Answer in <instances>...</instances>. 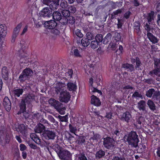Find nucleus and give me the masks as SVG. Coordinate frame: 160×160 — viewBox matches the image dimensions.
<instances>
[{
    "label": "nucleus",
    "mask_w": 160,
    "mask_h": 160,
    "mask_svg": "<svg viewBox=\"0 0 160 160\" xmlns=\"http://www.w3.org/2000/svg\"><path fill=\"white\" fill-rule=\"evenodd\" d=\"M51 148L56 152L59 158L62 160H72V154L70 151L63 149L58 144H52Z\"/></svg>",
    "instance_id": "f257e3e1"
},
{
    "label": "nucleus",
    "mask_w": 160,
    "mask_h": 160,
    "mask_svg": "<svg viewBox=\"0 0 160 160\" xmlns=\"http://www.w3.org/2000/svg\"><path fill=\"white\" fill-rule=\"evenodd\" d=\"M123 138L125 142H128V145L132 147H137L139 142L138 135L136 131H131L125 135Z\"/></svg>",
    "instance_id": "f03ea898"
},
{
    "label": "nucleus",
    "mask_w": 160,
    "mask_h": 160,
    "mask_svg": "<svg viewBox=\"0 0 160 160\" xmlns=\"http://www.w3.org/2000/svg\"><path fill=\"white\" fill-rule=\"evenodd\" d=\"M45 127L41 123L38 124L36 126L35 131L36 132L41 133L44 130L43 133L42 135V139L44 141L45 146L46 147L47 150L49 152L48 145L49 144V140L50 139V132L48 130H45Z\"/></svg>",
    "instance_id": "7ed1b4c3"
},
{
    "label": "nucleus",
    "mask_w": 160,
    "mask_h": 160,
    "mask_svg": "<svg viewBox=\"0 0 160 160\" xmlns=\"http://www.w3.org/2000/svg\"><path fill=\"white\" fill-rule=\"evenodd\" d=\"M131 62L132 64H129L128 63H126L122 65L123 68H126L128 71L132 72L134 71V66L133 64L136 63L135 67L136 68H139L142 65L141 61L139 57H136L134 58L133 57L130 58Z\"/></svg>",
    "instance_id": "20e7f679"
},
{
    "label": "nucleus",
    "mask_w": 160,
    "mask_h": 160,
    "mask_svg": "<svg viewBox=\"0 0 160 160\" xmlns=\"http://www.w3.org/2000/svg\"><path fill=\"white\" fill-rule=\"evenodd\" d=\"M56 92L58 94L60 93L59 99L61 102L65 103H68L71 98V95L69 92L64 89L63 87H59L55 88Z\"/></svg>",
    "instance_id": "39448f33"
},
{
    "label": "nucleus",
    "mask_w": 160,
    "mask_h": 160,
    "mask_svg": "<svg viewBox=\"0 0 160 160\" xmlns=\"http://www.w3.org/2000/svg\"><path fill=\"white\" fill-rule=\"evenodd\" d=\"M35 97L33 94H30L28 95H27L25 97V98L24 100H22V104L20 105V113H22L26 118L29 117V113L26 112L25 110V103L26 102H29L32 100L35 99Z\"/></svg>",
    "instance_id": "423d86ee"
},
{
    "label": "nucleus",
    "mask_w": 160,
    "mask_h": 160,
    "mask_svg": "<svg viewBox=\"0 0 160 160\" xmlns=\"http://www.w3.org/2000/svg\"><path fill=\"white\" fill-rule=\"evenodd\" d=\"M149 24L148 22H146L144 25V33H145L146 32H147L146 35L147 38L152 44L157 43L159 42V39L152 33L150 32L151 31L152 28Z\"/></svg>",
    "instance_id": "0eeeda50"
},
{
    "label": "nucleus",
    "mask_w": 160,
    "mask_h": 160,
    "mask_svg": "<svg viewBox=\"0 0 160 160\" xmlns=\"http://www.w3.org/2000/svg\"><path fill=\"white\" fill-rule=\"evenodd\" d=\"M51 105L54 107L60 114H64L65 113L66 107L59 101L51 98Z\"/></svg>",
    "instance_id": "6e6552de"
},
{
    "label": "nucleus",
    "mask_w": 160,
    "mask_h": 160,
    "mask_svg": "<svg viewBox=\"0 0 160 160\" xmlns=\"http://www.w3.org/2000/svg\"><path fill=\"white\" fill-rule=\"evenodd\" d=\"M115 140L114 138L109 136L103 138V145L107 149H113L114 148Z\"/></svg>",
    "instance_id": "1a4fd4ad"
},
{
    "label": "nucleus",
    "mask_w": 160,
    "mask_h": 160,
    "mask_svg": "<svg viewBox=\"0 0 160 160\" xmlns=\"http://www.w3.org/2000/svg\"><path fill=\"white\" fill-rule=\"evenodd\" d=\"M33 71L29 68L25 69L19 76V80L21 82L28 80L32 76Z\"/></svg>",
    "instance_id": "9d476101"
},
{
    "label": "nucleus",
    "mask_w": 160,
    "mask_h": 160,
    "mask_svg": "<svg viewBox=\"0 0 160 160\" xmlns=\"http://www.w3.org/2000/svg\"><path fill=\"white\" fill-rule=\"evenodd\" d=\"M7 29L6 26L3 24L0 25V47L5 45L4 44V38L6 35Z\"/></svg>",
    "instance_id": "9b49d317"
},
{
    "label": "nucleus",
    "mask_w": 160,
    "mask_h": 160,
    "mask_svg": "<svg viewBox=\"0 0 160 160\" xmlns=\"http://www.w3.org/2000/svg\"><path fill=\"white\" fill-rule=\"evenodd\" d=\"M91 103L97 107H98L101 105V102L99 98L94 95H92L91 97Z\"/></svg>",
    "instance_id": "f8f14e48"
},
{
    "label": "nucleus",
    "mask_w": 160,
    "mask_h": 160,
    "mask_svg": "<svg viewBox=\"0 0 160 160\" xmlns=\"http://www.w3.org/2000/svg\"><path fill=\"white\" fill-rule=\"evenodd\" d=\"M131 118V115L130 113L128 112H126L123 113L121 120L128 123L129 122Z\"/></svg>",
    "instance_id": "ddd939ff"
},
{
    "label": "nucleus",
    "mask_w": 160,
    "mask_h": 160,
    "mask_svg": "<svg viewBox=\"0 0 160 160\" xmlns=\"http://www.w3.org/2000/svg\"><path fill=\"white\" fill-rule=\"evenodd\" d=\"M3 104L6 110L9 111L11 109V102L8 97H5L4 98Z\"/></svg>",
    "instance_id": "4468645a"
},
{
    "label": "nucleus",
    "mask_w": 160,
    "mask_h": 160,
    "mask_svg": "<svg viewBox=\"0 0 160 160\" xmlns=\"http://www.w3.org/2000/svg\"><path fill=\"white\" fill-rule=\"evenodd\" d=\"M89 26H87L86 27L84 28V30L85 32H87L86 37L88 38L89 40V41L90 42V41L93 40L94 38V34L92 32H88L89 31Z\"/></svg>",
    "instance_id": "2eb2a0df"
},
{
    "label": "nucleus",
    "mask_w": 160,
    "mask_h": 160,
    "mask_svg": "<svg viewBox=\"0 0 160 160\" xmlns=\"http://www.w3.org/2000/svg\"><path fill=\"white\" fill-rule=\"evenodd\" d=\"M67 86L68 90L70 92L75 91L77 89L76 82H74V83L68 82L67 84Z\"/></svg>",
    "instance_id": "dca6fc26"
},
{
    "label": "nucleus",
    "mask_w": 160,
    "mask_h": 160,
    "mask_svg": "<svg viewBox=\"0 0 160 160\" xmlns=\"http://www.w3.org/2000/svg\"><path fill=\"white\" fill-rule=\"evenodd\" d=\"M154 12L153 11H151L150 12L148 13L146 17V20L148 21V22L149 24H151L154 20Z\"/></svg>",
    "instance_id": "f3484780"
},
{
    "label": "nucleus",
    "mask_w": 160,
    "mask_h": 160,
    "mask_svg": "<svg viewBox=\"0 0 160 160\" xmlns=\"http://www.w3.org/2000/svg\"><path fill=\"white\" fill-rule=\"evenodd\" d=\"M59 0H52L51 1V12L54 11V9H57L59 6Z\"/></svg>",
    "instance_id": "a211bd4d"
},
{
    "label": "nucleus",
    "mask_w": 160,
    "mask_h": 160,
    "mask_svg": "<svg viewBox=\"0 0 160 160\" xmlns=\"http://www.w3.org/2000/svg\"><path fill=\"white\" fill-rule=\"evenodd\" d=\"M70 55H73L76 57H82V56L80 54V52L79 50L77 49H75V48H72L70 52Z\"/></svg>",
    "instance_id": "6ab92c4d"
},
{
    "label": "nucleus",
    "mask_w": 160,
    "mask_h": 160,
    "mask_svg": "<svg viewBox=\"0 0 160 160\" xmlns=\"http://www.w3.org/2000/svg\"><path fill=\"white\" fill-rule=\"evenodd\" d=\"M20 61L21 62L24 63L25 62V61H24L25 60L26 58L27 54V51L26 50H23L22 49H21L20 51Z\"/></svg>",
    "instance_id": "aec40b11"
},
{
    "label": "nucleus",
    "mask_w": 160,
    "mask_h": 160,
    "mask_svg": "<svg viewBox=\"0 0 160 160\" xmlns=\"http://www.w3.org/2000/svg\"><path fill=\"white\" fill-rule=\"evenodd\" d=\"M149 74L153 77L155 76L160 77V70L158 68H154L153 70L149 72Z\"/></svg>",
    "instance_id": "412c9836"
},
{
    "label": "nucleus",
    "mask_w": 160,
    "mask_h": 160,
    "mask_svg": "<svg viewBox=\"0 0 160 160\" xmlns=\"http://www.w3.org/2000/svg\"><path fill=\"white\" fill-rule=\"evenodd\" d=\"M50 13L49 8L48 7L44 8L40 12L41 16L44 17H49Z\"/></svg>",
    "instance_id": "4be33fe9"
},
{
    "label": "nucleus",
    "mask_w": 160,
    "mask_h": 160,
    "mask_svg": "<svg viewBox=\"0 0 160 160\" xmlns=\"http://www.w3.org/2000/svg\"><path fill=\"white\" fill-rule=\"evenodd\" d=\"M146 103L145 101L141 100L138 103V107L139 110L147 112L145 107Z\"/></svg>",
    "instance_id": "5701e85b"
},
{
    "label": "nucleus",
    "mask_w": 160,
    "mask_h": 160,
    "mask_svg": "<svg viewBox=\"0 0 160 160\" xmlns=\"http://www.w3.org/2000/svg\"><path fill=\"white\" fill-rule=\"evenodd\" d=\"M13 128L17 132L22 133L24 131L25 128V127L23 124H15Z\"/></svg>",
    "instance_id": "b1692460"
},
{
    "label": "nucleus",
    "mask_w": 160,
    "mask_h": 160,
    "mask_svg": "<svg viewBox=\"0 0 160 160\" xmlns=\"http://www.w3.org/2000/svg\"><path fill=\"white\" fill-rule=\"evenodd\" d=\"M62 14L59 11H54L52 13V19L58 22H59Z\"/></svg>",
    "instance_id": "393cba45"
},
{
    "label": "nucleus",
    "mask_w": 160,
    "mask_h": 160,
    "mask_svg": "<svg viewBox=\"0 0 160 160\" xmlns=\"http://www.w3.org/2000/svg\"><path fill=\"white\" fill-rule=\"evenodd\" d=\"M147 104L151 110L154 111L156 110V105L152 100L151 99L148 100Z\"/></svg>",
    "instance_id": "a878e982"
},
{
    "label": "nucleus",
    "mask_w": 160,
    "mask_h": 160,
    "mask_svg": "<svg viewBox=\"0 0 160 160\" xmlns=\"http://www.w3.org/2000/svg\"><path fill=\"white\" fill-rule=\"evenodd\" d=\"M8 70L5 67H3L2 69V75L3 78L5 80L8 79Z\"/></svg>",
    "instance_id": "bb28decb"
},
{
    "label": "nucleus",
    "mask_w": 160,
    "mask_h": 160,
    "mask_svg": "<svg viewBox=\"0 0 160 160\" xmlns=\"http://www.w3.org/2000/svg\"><path fill=\"white\" fill-rule=\"evenodd\" d=\"M58 122L55 121L52 116H51V128L55 129L58 127Z\"/></svg>",
    "instance_id": "cd10ccee"
},
{
    "label": "nucleus",
    "mask_w": 160,
    "mask_h": 160,
    "mask_svg": "<svg viewBox=\"0 0 160 160\" xmlns=\"http://www.w3.org/2000/svg\"><path fill=\"white\" fill-rule=\"evenodd\" d=\"M152 99L154 101H159L160 100V91H156L155 90V92L153 95Z\"/></svg>",
    "instance_id": "c85d7f7f"
},
{
    "label": "nucleus",
    "mask_w": 160,
    "mask_h": 160,
    "mask_svg": "<svg viewBox=\"0 0 160 160\" xmlns=\"http://www.w3.org/2000/svg\"><path fill=\"white\" fill-rule=\"evenodd\" d=\"M134 31L138 34L140 32V23L139 22H134Z\"/></svg>",
    "instance_id": "c756f323"
},
{
    "label": "nucleus",
    "mask_w": 160,
    "mask_h": 160,
    "mask_svg": "<svg viewBox=\"0 0 160 160\" xmlns=\"http://www.w3.org/2000/svg\"><path fill=\"white\" fill-rule=\"evenodd\" d=\"M30 136L31 139L34 141L36 143L39 144L41 143V140L34 133L30 134Z\"/></svg>",
    "instance_id": "7c9ffc66"
},
{
    "label": "nucleus",
    "mask_w": 160,
    "mask_h": 160,
    "mask_svg": "<svg viewBox=\"0 0 160 160\" xmlns=\"http://www.w3.org/2000/svg\"><path fill=\"white\" fill-rule=\"evenodd\" d=\"M81 44L83 47H87L88 46L90 43L88 38L84 37L81 41Z\"/></svg>",
    "instance_id": "2f4dec72"
},
{
    "label": "nucleus",
    "mask_w": 160,
    "mask_h": 160,
    "mask_svg": "<svg viewBox=\"0 0 160 160\" xmlns=\"http://www.w3.org/2000/svg\"><path fill=\"white\" fill-rule=\"evenodd\" d=\"M120 129H119L118 128H116L115 130L113 129L112 132V134L113 135V136H112V138H114V139H116V138L117 137L119 136L120 134Z\"/></svg>",
    "instance_id": "473e14b6"
},
{
    "label": "nucleus",
    "mask_w": 160,
    "mask_h": 160,
    "mask_svg": "<svg viewBox=\"0 0 160 160\" xmlns=\"http://www.w3.org/2000/svg\"><path fill=\"white\" fill-rule=\"evenodd\" d=\"M122 147V146L120 148V153L122 154V156L125 158L128 154V149L126 146H124L123 148Z\"/></svg>",
    "instance_id": "72a5a7b5"
},
{
    "label": "nucleus",
    "mask_w": 160,
    "mask_h": 160,
    "mask_svg": "<svg viewBox=\"0 0 160 160\" xmlns=\"http://www.w3.org/2000/svg\"><path fill=\"white\" fill-rule=\"evenodd\" d=\"M105 154V152L102 149L99 150L97 151L96 153V158H101L102 157L104 156Z\"/></svg>",
    "instance_id": "f704fd0d"
},
{
    "label": "nucleus",
    "mask_w": 160,
    "mask_h": 160,
    "mask_svg": "<svg viewBox=\"0 0 160 160\" xmlns=\"http://www.w3.org/2000/svg\"><path fill=\"white\" fill-rule=\"evenodd\" d=\"M154 68H158L160 70V58H155L153 59Z\"/></svg>",
    "instance_id": "c9c22d12"
},
{
    "label": "nucleus",
    "mask_w": 160,
    "mask_h": 160,
    "mask_svg": "<svg viewBox=\"0 0 160 160\" xmlns=\"http://www.w3.org/2000/svg\"><path fill=\"white\" fill-rule=\"evenodd\" d=\"M68 127L70 132L77 135L76 133H77V129L76 127L72 124H69Z\"/></svg>",
    "instance_id": "e433bc0d"
},
{
    "label": "nucleus",
    "mask_w": 160,
    "mask_h": 160,
    "mask_svg": "<svg viewBox=\"0 0 160 160\" xmlns=\"http://www.w3.org/2000/svg\"><path fill=\"white\" fill-rule=\"evenodd\" d=\"M155 92V89L153 88H149V90L146 91V96L149 98H152L154 92Z\"/></svg>",
    "instance_id": "4c0bfd02"
},
{
    "label": "nucleus",
    "mask_w": 160,
    "mask_h": 160,
    "mask_svg": "<svg viewBox=\"0 0 160 160\" xmlns=\"http://www.w3.org/2000/svg\"><path fill=\"white\" fill-rule=\"evenodd\" d=\"M13 93L15 96L19 97L20 95L22 94L23 90L22 89H16L13 91Z\"/></svg>",
    "instance_id": "58836bf2"
},
{
    "label": "nucleus",
    "mask_w": 160,
    "mask_h": 160,
    "mask_svg": "<svg viewBox=\"0 0 160 160\" xmlns=\"http://www.w3.org/2000/svg\"><path fill=\"white\" fill-rule=\"evenodd\" d=\"M85 142V137L83 136H78L76 140L77 143L79 144H82Z\"/></svg>",
    "instance_id": "ea45409f"
},
{
    "label": "nucleus",
    "mask_w": 160,
    "mask_h": 160,
    "mask_svg": "<svg viewBox=\"0 0 160 160\" xmlns=\"http://www.w3.org/2000/svg\"><path fill=\"white\" fill-rule=\"evenodd\" d=\"M51 33L52 36H53V35L52 34L55 35L56 36L59 35L60 33L59 27L54 28H51Z\"/></svg>",
    "instance_id": "a19ab883"
},
{
    "label": "nucleus",
    "mask_w": 160,
    "mask_h": 160,
    "mask_svg": "<svg viewBox=\"0 0 160 160\" xmlns=\"http://www.w3.org/2000/svg\"><path fill=\"white\" fill-rule=\"evenodd\" d=\"M122 12V11L121 9H118L117 10L114 11L111 14V18L113 19L115 18L119 14H120Z\"/></svg>",
    "instance_id": "79ce46f5"
},
{
    "label": "nucleus",
    "mask_w": 160,
    "mask_h": 160,
    "mask_svg": "<svg viewBox=\"0 0 160 160\" xmlns=\"http://www.w3.org/2000/svg\"><path fill=\"white\" fill-rule=\"evenodd\" d=\"M103 38V36L101 34H97L95 36V39L98 42L99 45H100V44H102Z\"/></svg>",
    "instance_id": "37998d69"
},
{
    "label": "nucleus",
    "mask_w": 160,
    "mask_h": 160,
    "mask_svg": "<svg viewBox=\"0 0 160 160\" xmlns=\"http://www.w3.org/2000/svg\"><path fill=\"white\" fill-rule=\"evenodd\" d=\"M22 23H20L14 28L13 33L14 34L18 35L20 30L22 27Z\"/></svg>",
    "instance_id": "c03bdc74"
},
{
    "label": "nucleus",
    "mask_w": 160,
    "mask_h": 160,
    "mask_svg": "<svg viewBox=\"0 0 160 160\" xmlns=\"http://www.w3.org/2000/svg\"><path fill=\"white\" fill-rule=\"evenodd\" d=\"M57 22L56 20H51V28L59 27L60 24L58 23V22Z\"/></svg>",
    "instance_id": "a18cd8bd"
},
{
    "label": "nucleus",
    "mask_w": 160,
    "mask_h": 160,
    "mask_svg": "<svg viewBox=\"0 0 160 160\" xmlns=\"http://www.w3.org/2000/svg\"><path fill=\"white\" fill-rule=\"evenodd\" d=\"M58 118L59 119V121L60 122H66L68 123V115L66 114L65 116H61L60 115H59L58 116Z\"/></svg>",
    "instance_id": "49530a36"
},
{
    "label": "nucleus",
    "mask_w": 160,
    "mask_h": 160,
    "mask_svg": "<svg viewBox=\"0 0 160 160\" xmlns=\"http://www.w3.org/2000/svg\"><path fill=\"white\" fill-rule=\"evenodd\" d=\"M90 45L91 47L93 49H95L98 47V46L99 45L98 44V42L95 39V40L92 41Z\"/></svg>",
    "instance_id": "de8ad7c7"
},
{
    "label": "nucleus",
    "mask_w": 160,
    "mask_h": 160,
    "mask_svg": "<svg viewBox=\"0 0 160 160\" xmlns=\"http://www.w3.org/2000/svg\"><path fill=\"white\" fill-rule=\"evenodd\" d=\"M123 52V48L122 45H119V48L116 51V53L117 55L120 56L122 55Z\"/></svg>",
    "instance_id": "09e8293b"
},
{
    "label": "nucleus",
    "mask_w": 160,
    "mask_h": 160,
    "mask_svg": "<svg viewBox=\"0 0 160 160\" xmlns=\"http://www.w3.org/2000/svg\"><path fill=\"white\" fill-rule=\"evenodd\" d=\"M61 13L62 16L66 17L67 18L68 16H69L70 15V14L69 12V11L68 9V10L65 9H63L61 11Z\"/></svg>",
    "instance_id": "8fccbe9b"
},
{
    "label": "nucleus",
    "mask_w": 160,
    "mask_h": 160,
    "mask_svg": "<svg viewBox=\"0 0 160 160\" xmlns=\"http://www.w3.org/2000/svg\"><path fill=\"white\" fill-rule=\"evenodd\" d=\"M68 18L66 17L62 16L61 15V18L59 21V22L62 24L65 25L67 24L68 23Z\"/></svg>",
    "instance_id": "3c124183"
},
{
    "label": "nucleus",
    "mask_w": 160,
    "mask_h": 160,
    "mask_svg": "<svg viewBox=\"0 0 160 160\" xmlns=\"http://www.w3.org/2000/svg\"><path fill=\"white\" fill-rule=\"evenodd\" d=\"M92 134L93 135L92 137H91L90 138L91 140H98V139L100 138V134H97V133H94V131H92Z\"/></svg>",
    "instance_id": "603ef678"
},
{
    "label": "nucleus",
    "mask_w": 160,
    "mask_h": 160,
    "mask_svg": "<svg viewBox=\"0 0 160 160\" xmlns=\"http://www.w3.org/2000/svg\"><path fill=\"white\" fill-rule=\"evenodd\" d=\"M78 158L79 160H88L87 157L83 153H79L78 155Z\"/></svg>",
    "instance_id": "864d4df0"
},
{
    "label": "nucleus",
    "mask_w": 160,
    "mask_h": 160,
    "mask_svg": "<svg viewBox=\"0 0 160 160\" xmlns=\"http://www.w3.org/2000/svg\"><path fill=\"white\" fill-rule=\"evenodd\" d=\"M68 23L67 24H69L71 25L74 23L75 19L74 18L73 16H69L68 17Z\"/></svg>",
    "instance_id": "5fc2aeb1"
},
{
    "label": "nucleus",
    "mask_w": 160,
    "mask_h": 160,
    "mask_svg": "<svg viewBox=\"0 0 160 160\" xmlns=\"http://www.w3.org/2000/svg\"><path fill=\"white\" fill-rule=\"evenodd\" d=\"M112 88H114L115 89H117L119 88V84L118 82H116V81H113L111 83Z\"/></svg>",
    "instance_id": "6e6d98bb"
},
{
    "label": "nucleus",
    "mask_w": 160,
    "mask_h": 160,
    "mask_svg": "<svg viewBox=\"0 0 160 160\" xmlns=\"http://www.w3.org/2000/svg\"><path fill=\"white\" fill-rule=\"evenodd\" d=\"M68 9L69 11V12L74 13L76 11V7L74 6H70L68 7Z\"/></svg>",
    "instance_id": "4d7b16f0"
},
{
    "label": "nucleus",
    "mask_w": 160,
    "mask_h": 160,
    "mask_svg": "<svg viewBox=\"0 0 160 160\" xmlns=\"http://www.w3.org/2000/svg\"><path fill=\"white\" fill-rule=\"evenodd\" d=\"M60 6L63 8H65L68 7V2L65 0H62L61 2Z\"/></svg>",
    "instance_id": "13d9d810"
},
{
    "label": "nucleus",
    "mask_w": 160,
    "mask_h": 160,
    "mask_svg": "<svg viewBox=\"0 0 160 160\" xmlns=\"http://www.w3.org/2000/svg\"><path fill=\"white\" fill-rule=\"evenodd\" d=\"M132 97L134 98H142V97L141 94L139 93V92L137 91H135L132 94Z\"/></svg>",
    "instance_id": "bf43d9fd"
},
{
    "label": "nucleus",
    "mask_w": 160,
    "mask_h": 160,
    "mask_svg": "<svg viewBox=\"0 0 160 160\" xmlns=\"http://www.w3.org/2000/svg\"><path fill=\"white\" fill-rule=\"evenodd\" d=\"M76 34L77 36L80 38H81L83 37V35L82 33L81 32L80 30L79 29H77L75 31Z\"/></svg>",
    "instance_id": "052dcab7"
},
{
    "label": "nucleus",
    "mask_w": 160,
    "mask_h": 160,
    "mask_svg": "<svg viewBox=\"0 0 160 160\" xmlns=\"http://www.w3.org/2000/svg\"><path fill=\"white\" fill-rule=\"evenodd\" d=\"M73 74V71L72 69H69L68 72L66 73V75L68 76V78H71L72 77Z\"/></svg>",
    "instance_id": "680f3d73"
},
{
    "label": "nucleus",
    "mask_w": 160,
    "mask_h": 160,
    "mask_svg": "<svg viewBox=\"0 0 160 160\" xmlns=\"http://www.w3.org/2000/svg\"><path fill=\"white\" fill-rule=\"evenodd\" d=\"M112 113L111 112H106V115L105 116V118H106L108 119H111L112 118Z\"/></svg>",
    "instance_id": "e2e57ef3"
},
{
    "label": "nucleus",
    "mask_w": 160,
    "mask_h": 160,
    "mask_svg": "<svg viewBox=\"0 0 160 160\" xmlns=\"http://www.w3.org/2000/svg\"><path fill=\"white\" fill-rule=\"evenodd\" d=\"M143 119V118L142 117H140L139 118H137L136 123L137 125V124H138L139 125H141L142 123V121Z\"/></svg>",
    "instance_id": "0e129e2a"
},
{
    "label": "nucleus",
    "mask_w": 160,
    "mask_h": 160,
    "mask_svg": "<svg viewBox=\"0 0 160 160\" xmlns=\"http://www.w3.org/2000/svg\"><path fill=\"white\" fill-rule=\"evenodd\" d=\"M44 26L47 29L50 30V21H47L45 22L44 23Z\"/></svg>",
    "instance_id": "69168bd1"
},
{
    "label": "nucleus",
    "mask_w": 160,
    "mask_h": 160,
    "mask_svg": "<svg viewBox=\"0 0 160 160\" xmlns=\"http://www.w3.org/2000/svg\"><path fill=\"white\" fill-rule=\"evenodd\" d=\"M131 13L130 11H128L125 12L124 15V17L126 19H128L129 18L130 15H131Z\"/></svg>",
    "instance_id": "338daca9"
},
{
    "label": "nucleus",
    "mask_w": 160,
    "mask_h": 160,
    "mask_svg": "<svg viewBox=\"0 0 160 160\" xmlns=\"http://www.w3.org/2000/svg\"><path fill=\"white\" fill-rule=\"evenodd\" d=\"M156 154L157 158L158 159H160V146H159L157 148Z\"/></svg>",
    "instance_id": "774afa93"
}]
</instances>
